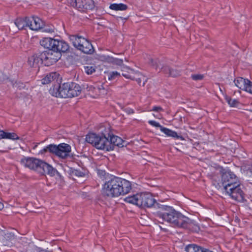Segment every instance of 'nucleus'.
I'll return each mask as SVG.
<instances>
[{"mask_svg": "<svg viewBox=\"0 0 252 252\" xmlns=\"http://www.w3.org/2000/svg\"><path fill=\"white\" fill-rule=\"evenodd\" d=\"M158 210L155 213L158 218L166 221L174 227L187 229L193 232H198L199 226L193 220L176 211L173 207L157 204Z\"/></svg>", "mask_w": 252, "mask_h": 252, "instance_id": "nucleus-1", "label": "nucleus"}, {"mask_svg": "<svg viewBox=\"0 0 252 252\" xmlns=\"http://www.w3.org/2000/svg\"><path fill=\"white\" fill-rule=\"evenodd\" d=\"M131 188V183L129 181L114 177L104 184L102 194L109 197H118L129 193Z\"/></svg>", "mask_w": 252, "mask_h": 252, "instance_id": "nucleus-2", "label": "nucleus"}, {"mask_svg": "<svg viewBox=\"0 0 252 252\" xmlns=\"http://www.w3.org/2000/svg\"><path fill=\"white\" fill-rule=\"evenodd\" d=\"M125 201L141 208L154 206L157 208L156 204H158L153 196L149 193H137L128 196L125 199Z\"/></svg>", "mask_w": 252, "mask_h": 252, "instance_id": "nucleus-3", "label": "nucleus"}, {"mask_svg": "<svg viewBox=\"0 0 252 252\" xmlns=\"http://www.w3.org/2000/svg\"><path fill=\"white\" fill-rule=\"evenodd\" d=\"M86 141L97 149L110 151L109 138L101 136L95 133H89L86 136Z\"/></svg>", "mask_w": 252, "mask_h": 252, "instance_id": "nucleus-4", "label": "nucleus"}, {"mask_svg": "<svg viewBox=\"0 0 252 252\" xmlns=\"http://www.w3.org/2000/svg\"><path fill=\"white\" fill-rule=\"evenodd\" d=\"M70 39L73 46L83 53L87 54L93 53L94 49L93 45L85 38L73 35L70 36Z\"/></svg>", "mask_w": 252, "mask_h": 252, "instance_id": "nucleus-5", "label": "nucleus"}, {"mask_svg": "<svg viewBox=\"0 0 252 252\" xmlns=\"http://www.w3.org/2000/svg\"><path fill=\"white\" fill-rule=\"evenodd\" d=\"M221 182L224 190H229L231 187L240 183L237 177L232 172L221 168Z\"/></svg>", "mask_w": 252, "mask_h": 252, "instance_id": "nucleus-6", "label": "nucleus"}, {"mask_svg": "<svg viewBox=\"0 0 252 252\" xmlns=\"http://www.w3.org/2000/svg\"><path fill=\"white\" fill-rule=\"evenodd\" d=\"M41 58L47 66L56 63L60 58V54L53 50V49L47 50L41 53Z\"/></svg>", "mask_w": 252, "mask_h": 252, "instance_id": "nucleus-7", "label": "nucleus"}, {"mask_svg": "<svg viewBox=\"0 0 252 252\" xmlns=\"http://www.w3.org/2000/svg\"><path fill=\"white\" fill-rule=\"evenodd\" d=\"M51 150L53 151V154L62 158H65L69 156L71 152V146L66 143H61L57 146L54 145V146L51 147Z\"/></svg>", "mask_w": 252, "mask_h": 252, "instance_id": "nucleus-8", "label": "nucleus"}, {"mask_svg": "<svg viewBox=\"0 0 252 252\" xmlns=\"http://www.w3.org/2000/svg\"><path fill=\"white\" fill-rule=\"evenodd\" d=\"M229 190H225L233 199L239 202H243L245 200V194L242 189L240 183L236 186L231 187Z\"/></svg>", "mask_w": 252, "mask_h": 252, "instance_id": "nucleus-9", "label": "nucleus"}, {"mask_svg": "<svg viewBox=\"0 0 252 252\" xmlns=\"http://www.w3.org/2000/svg\"><path fill=\"white\" fill-rule=\"evenodd\" d=\"M21 162L25 167L34 170L40 171L41 164L43 161L34 158H24Z\"/></svg>", "mask_w": 252, "mask_h": 252, "instance_id": "nucleus-10", "label": "nucleus"}, {"mask_svg": "<svg viewBox=\"0 0 252 252\" xmlns=\"http://www.w3.org/2000/svg\"><path fill=\"white\" fill-rule=\"evenodd\" d=\"M72 6H75L79 11H84L92 9L94 5L93 0H75Z\"/></svg>", "mask_w": 252, "mask_h": 252, "instance_id": "nucleus-11", "label": "nucleus"}, {"mask_svg": "<svg viewBox=\"0 0 252 252\" xmlns=\"http://www.w3.org/2000/svg\"><path fill=\"white\" fill-rule=\"evenodd\" d=\"M29 27L33 31H37L42 29L44 24L41 19L37 17H32L28 18Z\"/></svg>", "mask_w": 252, "mask_h": 252, "instance_id": "nucleus-12", "label": "nucleus"}, {"mask_svg": "<svg viewBox=\"0 0 252 252\" xmlns=\"http://www.w3.org/2000/svg\"><path fill=\"white\" fill-rule=\"evenodd\" d=\"M43 62L41 53H35L29 57L28 63L31 67L37 68L39 63H42Z\"/></svg>", "mask_w": 252, "mask_h": 252, "instance_id": "nucleus-13", "label": "nucleus"}, {"mask_svg": "<svg viewBox=\"0 0 252 252\" xmlns=\"http://www.w3.org/2000/svg\"><path fill=\"white\" fill-rule=\"evenodd\" d=\"M54 42L53 50H55L60 54L61 52L65 53L68 51L69 48V45L65 41L55 39Z\"/></svg>", "mask_w": 252, "mask_h": 252, "instance_id": "nucleus-14", "label": "nucleus"}, {"mask_svg": "<svg viewBox=\"0 0 252 252\" xmlns=\"http://www.w3.org/2000/svg\"><path fill=\"white\" fill-rule=\"evenodd\" d=\"M43 174H47L51 176H55L57 174L60 177H61L60 174L55 169L53 168L47 163L43 161L40 168V171Z\"/></svg>", "mask_w": 252, "mask_h": 252, "instance_id": "nucleus-15", "label": "nucleus"}, {"mask_svg": "<svg viewBox=\"0 0 252 252\" xmlns=\"http://www.w3.org/2000/svg\"><path fill=\"white\" fill-rule=\"evenodd\" d=\"M109 142L110 144V151L113 150L115 146L119 147H124L123 143L124 141L123 140L121 137L113 135V133L109 138Z\"/></svg>", "mask_w": 252, "mask_h": 252, "instance_id": "nucleus-16", "label": "nucleus"}, {"mask_svg": "<svg viewBox=\"0 0 252 252\" xmlns=\"http://www.w3.org/2000/svg\"><path fill=\"white\" fill-rule=\"evenodd\" d=\"M162 71L168 76L176 77L180 75L181 71L176 68H172L167 65L163 66L161 68Z\"/></svg>", "mask_w": 252, "mask_h": 252, "instance_id": "nucleus-17", "label": "nucleus"}, {"mask_svg": "<svg viewBox=\"0 0 252 252\" xmlns=\"http://www.w3.org/2000/svg\"><path fill=\"white\" fill-rule=\"evenodd\" d=\"M70 86L69 93L70 94L69 97L77 96L81 93V87L76 83L69 82Z\"/></svg>", "mask_w": 252, "mask_h": 252, "instance_id": "nucleus-18", "label": "nucleus"}, {"mask_svg": "<svg viewBox=\"0 0 252 252\" xmlns=\"http://www.w3.org/2000/svg\"><path fill=\"white\" fill-rule=\"evenodd\" d=\"M132 80H135L137 83L144 86L148 80V78L138 71H135L134 77L132 78Z\"/></svg>", "mask_w": 252, "mask_h": 252, "instance_id": "nucleus-19", "label": "nucleus"}, {"mask_svg": "<svg viewBox=\"0 0 252 252\" xmlns=\"http://www.w3.org/2000/svg\"><path fill=\"white\" fill-rule=\"evenodd\" d=\"M69 82L64 83L61 85L60 88V97L63 98L69 97Z\"/></svg>", "mask_w": 252, "mask_h": 252, "instance_id": "nucleus-20", "label": "nucleus"}, {"mask_svg": "<svg viewBox=\"0 0 252 252\" xmlns=\"http://www.w3.org/2000/svg\"><path fill=\"white\" fill-rule=\"evenodd\" d=\"M28 18L26 17L25 19L19 18H17L15 21V24L19 30H23L26 27H29Z\"/></svg>", "mask_w": 252, "mask_h": 252, "instance_id": "nucleus-21", "label": "nucleus"}, {"mask_svg": "<svg viewBox=\"0 0 252 252\" xmlns=\"http://www.w3.org/2000/svg\"><path fill=\"white\" fill-rule=\"evenodd\" d=\"M112 134V133L111 131L110 127L109 126H102L100 127L99 132L97 134L109 138Z\"/></svg>", "mask_w": 252, "mask_h": 252, "instance_id": "nucleus-22", "label": "nucleus"}, {"mask_svg": "<svg viewBox=\"0 0 252 252\" xmlns=\"http://www.w3.org/2000/svg\"><path fill=\"white\" fill-rule=\"evenodd\" d=\"M59 74L56 72H51L47 74L42 80L43 84H48L57 79Z\"/></svg>", "mask_w": 252, "mask_h": 252, "instance_id": "nucleus-23", "label": "nucleus"}, {"mask_svg": "<svg viewBox=\"0 0 252 252\" xmlns=\"http://www.w3.org/2000/svg\"><path fill=\"white\" fill-rule=\"evenodd\" d=\"M122 75L127 79H132L134 77L135 71L133 69L127 66H123L122 69Z\"/></svg>", "mask_w": 252, "mask_h": 252, "instance_id": "nucleus-24", "label": "nucleus"}, {"mask_svg": "<svg viewBox=\"0 0 252 252\" xmlns=\"http://www.w3.org/2000/svg\"><path fill=\"white\" fill-rule=\"evenodd\" d=\"M54 39L45 37L40 41V44L45 48L48 50L53 49V43H54Z\"/></svg>", "mask_w": 252, "mask_h": 252, "instance_id": "nucleus-25", "label": "nucleus"}, {"mask_svg": "<svg viewBox=\"0 0 252 252\" xmlns=\"http://www.w3.org/2000/svg\"><path fill=\"white\" fill-rule=\"evenodd\" d=\"M248 81V79H245L242 77H238L234 80V82L238 88L242 90H245Z\"/></svg>", "mask_w": 252, "mask_h": 252, "instance_id": "nucleus-26", "label": "nucleus"}, {"mask_svg": "<svg viewBox=\"0 0 252 252\" xmlns=\"http://www.w3.org/2000/svg\"><path fill=\"white\" fill-rule=\"evenodd\" d=\"M161 131L164 132L166 135L168 136H170L176 139H182V136L178 135L177 133L174 131H173L171 129L167 128L166 127H163L161 129Z\"/></svg>", "mask_w": 252, "mask_h": 252, "instance_id": "nucleus-27", "label": "nucleus"}, {"mask_svg": "<svg viewBox=\"0 0 252 252\" xmlns=\"http://www.w3.org/2000/svg\"><path fill=\"white\" fill-rule=\"evenodd\" d=\"M61 85L59 83L53 86L49 90L50 94L56 97H60Z\"/></svg>", "mask_w": 252, "mask_h": 252, "instance_id": "nucleus-28", "label": "nucleus"}, {"mask_svg": "<svg viewBox=\"0 0 252 252\" xmlns=\"http://www.w3.org/2000/svg\"><path fill=\"white\" fill-rule=\"evenodd\" d=\"M109 8L116 11H124L127 9V6L123 3H113L110 5Z\"/></svg>", "mask_w": 252, "mask_h": 252, "instance_id": "nucleus-29", "label": "nucleus"}, {"mask_svg": "<svg viewBox=\"0 0 252 252\" xmlns=\"http://www.w3.org/2000/svg\"><path fill=\"white\" fill-rule=\"evenodd\" d=\"M203 248L194 244H190L186 247L187 252H201Z\"/></svg>", "mask_w": 252, "mask_h": 252, "instance_id": "nucleus-30", "label": "nucleus"}, {"mask_svg": "<svg viewBox=\"0 0 252 252\" xmlns=\"http://www.w3.org/2000/svg\"><path fill=\"white\" fill-rule=\"evenodd\" d=\"M224 98L231 107H236L239 104V102L237 99H232L228 95H225Z\"/></svg>", "mask_w": 252, "mask_h": 252, "instance_id": "nucleus-31", "label": "nucleus"}, {"mask_svg": "<svg viewBox=\"0 0 252 252\" xmlns=\"http://www.w3.org/2000/svg\"><path fill=\"white\" fill-rule=\"evenodd\" d=\"M5 138L12 140H17L20 139L19 137L14 132H6Z\"/></svg>", "mask_w": 252, "mask_h": 252, "instance_id": "nucleus-32", "label": "nucleus"}, {"mask_svg": "<svg viewBox=\"0 0 252 252\" xmlns=\"http://www.w3.org/2000/svg\"><path fill=\"white\" fill-rule=\"evenodd\" d=\"M84 71L88 75L92 74L95 71V68L93 66H84Z\"/></svg>", "mask_w": 252, "mask_h": 252, "instance_id": "nucleus-33", "label": "nucleus"}, {"mask_svg": "<svg viewBox=\"0 0 252 252\" xmlns=\"http://www.w3.org/2000/svg\"><path fill=\"white\" fill-rule=\"evenodd\" d=\"M120 76V73L117 71H112L109 73L108 78L109 80H112Z\"/></svg>", "mask_w": 252, "mask_h": 252, "instance_id": "nucleus-34", "label": "nucleus"}, {"mask_svg": "<svg viewBox=\"0 0 252 252\" xmlns=\"http://www.w3.org/2000/svg\"><path fill=\"white\" fill-rule=\"evenodd\" d=\"M192 79L195 81L202 80L204 78V75L200 74H192L191 76Z\"/></svg>", "mask_w": 252, "mask_h": 252, "instance_id": "nucleus-35", "label": "nucleus"}, {"mask_svg": "<svg viewBox=\"0 0 252 252\" xmlns=\"http://www.w3.org/2000/svg\"><path fill=\"white\" fill-rule=\"evenodd\" d=\"M245 91L252 94V82L248 80Z\"/></svg>", "mask_w": 252, "mask_h": 252, "instance_id": "nucleus-36", "label": "nucleus"}, {"mask_svg": "<svg viewBox=\"0 0 252 252\" xmlns=\"http://www.w3.org/2000/svg\"><path fill=\"white\" fill-rule=\"evenodd\" d=\"M52 146H54V144H50V145L47 146V147L44 148L43 150H41L40 153L41 154H44V153H45L49 151L50 153L53 154V151H52L51 150L52 148L51 147H52Z\"/></svg>", "mask_w": 252, "mask_h": 252, "instance_id": "nucleus-37", "label": "nucleus"}, {"mask_svg": "<svg viewBox=\"0 0 252 252\" xmlns=\"http://www.w3.org/2000/svg\"><path fill=\"white\" fill-rule=\"evenodd\" d=\"M111 62L115 64L121 65L123 64V61L122 59L112 58Z\"/></svg>", "mask_w": 252, "mask_h": 252, "instance_id": "nucleus-38", "label": "nucleus"}, {"mask_svg": "<svg viewBox=\"0 0 252 252\" xmlns=\"http://www.w3.org/2000/svg\"><path fill=\"white\" fill-rule=\"evenodd\" d=\"M149 123L151 125H152L154 126L159 127L161 131V129L164 127L162 126H161L158 123L155 121H149Z\"/></svg>", "mask_w": 252, "mask_h": 252, "instance_id": "nucleus-39", "label": "nucleus"}, {"mask_svg": "<svg viewBox=\"0 0 252 252\" xmlns=\"http://www.w3.org/2000/svg\"><path fill=\"white\" fill-rule=\"evenodd\" d=\"M72 173L78 177H83L85 176V174L83 172L78 170H74L72 171Z\"/></svg>", "mask_w": 252, "mask_h": 252, "instance_id": "nucleus-40", "label": "nucleus"}, {"mask_svg": "<svg viewBox=\"0 0 252 252\" xmlns=\"http://www.w3.org/2000/svg\"><path fill=\"white\" fill-rule=\"evenodd\" d=\"M7 79V76L2 72L0 71V83Z\"/></svg>", "mask_w": 252, "mask_h": 252, "instance_id": "nucleus-41", "label": "nucleus"}, {"mask_svg": "<svg viewBox=\"0 0 252 252\" xmlns=\"http://www.w3.org/2000/svg\"><path fill=\"white\" fill-rule=\"evenodd\" d=\"M101 88H98V90L100 91V94H107V91L105 90L102 86H101Z\"/></svg>", "mask_w": 252, "mask_h": 252, "instance_id": "nucleus-42", "label": "nucleus"}, {"mask_svg": "<svg viewBox=\"0 0 252 252\" xmlns=\"http://www.w3.org/2000/svg\"><path fill=\"white\" fill-rule=\"evenodd\" d=\"M152 110L156 112H159L163 111V109L160 106H154Z\"/></svg>", "mask_w": 252, "mask_h": 252, "instance_id": "nucleus-43", "label": "nucleus"}, {"mask_svg": "<svg viewBox=\"0 0 252 252\" xmlns=\"http://www.w3.org/2000/svg\"><path fill=\"white\" fill-rule=\"evenodd\" d=\"M6 132L3 130H0V140L1 139H5Z\"/></svg>", "mask_w": 252, "mask_h": 252, "instance_id": "nucleus-44", "label": "nucleus"}, {"mask_svg": "<svg viewBox=\"0 0 252 252\" xmlns=\"http://www.w3.org/2000/svg\"><path fill=\"white\" fill-rule=\"evenodd\" d=\"M9 240H10V238H9ZM3 245H7V246H10L12 244V243L11 242V241L9 240V241H6V242H4L3 241Z\"/></svg>", "mask_w": 252, "mask_h": 252, "instance_id": "nucleus-45", "label": "nucleus"}, {"mask_svg": "<svg viewBox=\"0 0 252 252\" xmlns=\"http://www.w3.org/2000/svg\"><path fill=\"white\" fill-rule=\"evenodd\" d=\"M250 173H251V176H252V166L251 168H249V170H248Z\"/></svg>", "mask_w": 252, "mask_h": 252, "instance_id": "nucleus-46", "label": "nucleus"}, {"mask_svg": "<svg viewBox=\"0 0 252 252\" xmlns=\"http://www.w3.org/2000/svg\"><path fill=\"white\" fill-rule=\"evenodd\" d=\"M3 208V205L2 203L0 202V210H1Z\"/></svg>", "mask_w": 252, "mask_h": 252, "instance_id": "nucleus-47", "label": "nucleus"}, {"mask_svg": "<svg viewBox=\"0 0 252 252\" xmlns=\"http://www.w3.org/2000/svg\"><path fill=\"white\" fill-rule=\"evenodd\" d=\"M7 235H9V238L13 237V236H11L10 233H7L6 234H5V236H7Z\"/></svg>", "mask_w": 252, "mask_h": 252, "instance_id": "nucleus-48", "label": "nucleus"}, {"mask_svg": "<svg viewBox=\"0 0 252 252\" xmlns=\"http://www.w3.org/2000/svg\"><path fill=\"white\" fill-rule=\"evenodd\" d=\"M37 146V145H35L34 146L33 149L36 148Z\"/></svg>", "mask_w": 252, "mask_h": 252, "instance_id": "nucleus-49", "label": "nucleus"}, {"mask_svg": "<svg viewBox=\"0 0 252 252\" xmlns=\"http://www.w3.org/2000/svg\"><path fill=\"white\" fill-rule=\"evenodd\" d=\"M44 252V251H36V252Z\"/></svg>", "mask_w": 252, "mask_h": 252, "instance_id": "nucleus-50", "label": "nucleus"}]
</instances>
